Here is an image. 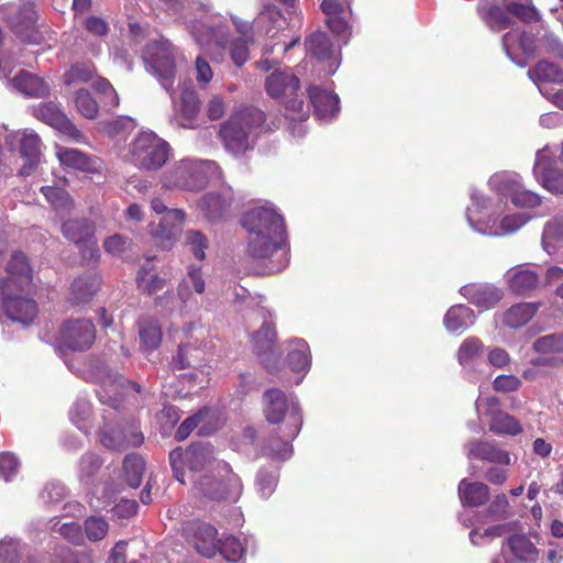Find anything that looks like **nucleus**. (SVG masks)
<instances>
[{
  "mask_svg": "<svg viewBox=\"0 0 563 563\" xmlns=\"http://www.w3.org/2000/svg\"><path fill=\"white\" fill-rule=\"evenodd\" d=\"M150 64L162 87L169 93L175 111L180 115L184 128L192 129L194 121L200 112V100L191 84L181 86L179 98L176 99L174 82L176 64L174 54L167 43L154 42L147 46Z\"/></svg>",
  "mask_w": 563,
  "mask_h": 563,
  "instance_id": "f257e3e1",
  "label": "nucleus"
},
{
  "mask_svg": "<svg viewBox=\"0 0 563 563\" xmlns=\"http://www.w3.org/2000/svg\"><path fill=\"white\" fill-rule=\"evenodd\" d=\"M243 225L250 233L247 254L253 260H268L286 241L284 218L273 209L250 210L243 218Z\"/></svg>",
  "mask_w": 563,
  "mask_h": 563,
  "instance_id": "f03ea898",
  "label": "nucleus"
},
{
  "mask_svg": "<svg viewBox=\"0 0 563 563\" xmlns=\"http://www.w3.org/2000/svg\"><path fill=\"white\" fill-rule=\"evenodd\" d=\"M300 81L297 76L285 71H274L265 82L267 93L276 99H280L287 115L291 121H305L308 119L309 111L305 110V102L298 98Z\"/></svg>",
  "mask_w": 563,
  "mask_h": 563,
  "instance_id": "7ed1b4c3",
  "label": "nucleus"
},
{
  "mask_svg": "<svg viewBox=\"0 0 563 563\" xmlns=\"http://www.w3.org/2000/svg\"><path fill=\"white\" fill-rule=\"evenodd\" d=\"M264 113L260 110L243 111L221 124L219 137L225 150L233 155H243L250 148L251 122L262 123Z\"/></svg>",
  "mask_w": 563,
  "mask_h": 563,
  "instance_id": "20e7f679",
  "label": "nucleus"
},
{
  "mask_svg": "<svg viewBox=\"0 0 563 563\" xmlns=\"http://www.w3.org/2000/svg\"><path fill=\"white\" fill-rule=\"evenodd\" d=\"M169 151L168 143L152 132L140 133L130 145L132 163L146 170L162 168L169 157Z\"/></svg>",
  "mask_w": 563,
  "mask_h": 563,
  "instance_id": "39448f33",
  "label": "nucleus"
},
{
  "mask_svg": "<svg viewBox=\"0 0 563 563\" xmlns=\"http://www.w3.org/2000/svg\"><path fill=\"white\" fill-rule=\"evenodd\" d=\"M0 307L8 319L24 327L33 324L38 316V305L30 289L0 285Z\"/></svg>",
  "mask_w": 563,
  "mask_h": 563,
  "instance_id": "423d86ee",
  "label": "nucleus"
},
{
  "mask_svg": "<svg viewBox=\"0 0 563 563\" xmlns=\"http://www.w3.org/2000/svg\"><path fill=\"white\" fill-rule=\"evenodd\" d=\"M218 168L214 162L181 159L165 175L166 186L188 191H200L208 184V172Z\"/></svg>",
  "mask_w": 563,
  "mask_h": 563,
  "instance_id": "0eeeda50",
  "label": "nucleus"
},
{
  "mask_svg": "<svg viewBox=\"0 0 563 563\" xmlns=\"http://www.w3.org/2000/svg\"><path fill=\"white\" fill-rule=\"evenodd\" d=\"M223 468L225 474L222 477L201 476L196 482V487L209 499L235 503L241 497L243 490L241 478L232 471L228 463L223 464Z\"/></svg>",
  "mask_w": 563,
  "mask_h": 563,
  "instance_id": "6e6552de",
  "label": "nucleus"
},
{
  "mask_svg": "<svg viewBox=\"0 0 563 563\" xmlns=\"http://www.w3.org/2000/svg\"><path fill=\"white\" fill-rule=\"evenodd\" d=\"M95 341V323L86 318L65 320L57 335L58 346L71 352H86L91 349Z\"/></svg>",
  "mask_w": 563,
  "mask_h": 563,
  "instance_id": "1a4fd4ad",
  "label": "nucleus"
},
{
  "mask_svg": "<svg viewBox=\"0 0 563 563\" xmlns=\"http://www.w3.org/2000/svg\"><path fill=\"white\" fill-rule=\"evenodd\" d=\"M212 450L209 445L195 443L186 450L178 446L169 453V464L172 466L175 478L181 483H186V468L190 472L202 471L213 459Z\"/></svg>",
  "mask_w": 563,
  "mask_h": 563,
  "instance_id": "9d476101",
  "label": "nucleus"
},
{
  "mask_svg": "<svg viewBox=\"0 0 563 563\" xmlns=\"http://www.w3.org/2000/svg\"><path fill=\"white\" fill-rule=\"evenodd\" d=\"M183 536L200 555L212 559L218 553V530L212 525L199 520L188 521L183 527Z\"/></svg>",
  "mask_w": 563,
  "mask_h": 563,
  "instance_id": "9b49d317",
  "label": "nucleus"
},
{
  "mask_svg": "<svg viewBox=\"0 0 563 563\" xmlns=\"http://www.w3.org/2000/svg\"><path fill=\"white\" fill-rule=\"evenodd\" d=\"M99 438L101 444L112 451L139 448L144 442V435L135 424L104 427L100 430Z\"/></svg>",
  "mask_w": 563,
  "mask_h": 563,
  "instance_id": "f8f14e48",
  "label": "nucleus"
},
{
  "mask_svg": "<svg viewBox=\"0 0 563 563\" xmlns=\"http://www.w3.org/2000/svg\"><path fill=\"white\" fill-rule=\"evenodd\" d=\"M33 115L73 141L80 142L82 133L54 102H41L33 108Z\"/></svg>",
  "mask_w": 563,
  "mask_h": 563,
  "instance_id": "ddd939ff",
  "label": "nucleus"
},
{
  "mask_svg": "<svg viewBox=\"0 0 563 563\" xmlns=\"http://www.w3.org/2000/svg\"><path fill=\"white\" fill-rule=\"evenodd\" d=\"M63 235L84 251L89 252L90 257L98 253L95 239V224L87 219H73L62 224Z\"/></svg>",
  "mask_w": 563,
  "mask_h": 563,
  "instance_id": "4468645a",
  "label": "nucleus"
},
{
  "mask_svg": "<svg viewBox=\"0 0 563 563\" xmlns=\"http://www.w3.org/2000/svg\"><path fill=\"white\" fill-rule=\"evenodd\" d=\"M7 276L0 279V285L8 287H18L20 289H30L33 284L32 269L29 264L27 257L21 253L15 252L7 265Z\"/></svg>",
  "mask_w": 563,
  "mask_h": 563,
  "instance_id": "2eb2a0df",
  "label": "nucleus"
},
{
  "mask_svg": "<svg viewBox=\"0 0 563 563\" xmlns=\"http://www.w3.org/2000/svg\"><path fill=\"white\" fill-rule=\"evenodd\" d=\"M185 220V212L180 209H170L162 218L159 223L151 230L155 243L163 247L168 249L175 241L178 231Z\"/></svg>",
  "mask_w": 563,
  "mask_h": 563,
  "instance_id": "dca6fc26",
  "label": "nucleus"
},
{
  "mask_svg": "<svg viewBox=\"0 0 563 563\" xmlns=\"http://www.w3.org/2000/svg\"><path fill=\"white\" fill-rule=\"evenodd\" d=\"M509 290L516 295H528L536 290L540 284L539 273L525 264L508 269L506 274Z\"/></svg>",
  "mask_w": 563,
  "mask_h": 563,
  "instance_id": "f3484780",
  "label": "nucleus"
},
{
  "mask_svg": "<svg viewBox=\"0 0 563 563\" xmlns=\"http://www.w3.org/2000/svg\"><path fill=\"white\" fill-rule=\"evenodd\" d=\"M468 456L492 464L509 466L510 452L500 448L494 441L475 440L468 444Z\"/></svg>",
  "mask_w": 563,
  "mask_h": 563,
  "instance_id": "a211bd4d",
  "label": "nucleus"
},
{
  "mask_svg": "<svg viewBox=\"0 0 563 563\" xmlns=\"http://www.w3.org/2000/svg\"><path fill=\"white\" fill-rule=\"evenodd\" d=\"M57 158L62 165L86 173H100L102 168L101 159L96 156H89L76 148L59 147Z\"/></svg>",
  "mask_w": 563,
  "mask_h": 563,
  "instance_id": "6ab92c4d",
  "label": "nucleus"
},
{
  "mask_svg": "<svg viewBox=\"0 0 563 563\" xmlns=\"http://www.w3.org/2000/svg\"><path fill=\"white\" fill-rule=\"evenodd\" d=\"M100 287V278L92 273L76 277L70 284L68 301L73 306L88 303Z\"/></svg>",
  "mask_w": 563,
  "mask_h": 563,
  "instance_id": "aec40b11",
  "label": "nucleus"
},
{
  "mask_svg": "<svg viewBox=\"0 0 563 563\" xmlns=\"http://www.w3.org/2000/svg\"><path fill=\"white\" fill-rule=\"evenodd\" d=\"M140 349L143 353H152L157 350L163 340V331L159 321L152 316H143L137 320Z\"/></svg>",
  "mask_w": 563,
  "mask_h": 563,
  "instance_id": "412c9836",
  "label": "nucleus"
},
{
  "mask_svg": "<svg viewBox=\"0 0 563 563\" xmlns=\"http://www.w3.org/2000/svg\"><path fill=\"white\" fill-rule=\"evenodd\" d=\"M288 410V398L283 390L269 388L263 394V413L269 423H280Z\"/></svg>",
  "mask_w": 563,
  "mask_h": 563,
  "instance_id": "4be33fe9",
  "label": "nucleus"
},
{
  "mask_svg": "<svg viewBox=\"0 0 563 563\" xmlns=\"http://www.w3.org/2000/svg\"><path fill=\"white\" fill-rule=\"evenodd\" d=\"M308 96L318 118H332L339 112L340 100L335 93L319 86H310Z\"/></svg>",
  "mask_w": 563,
  "mask_h": 563,
  "instance_id": "5701e85b",
  "label": "nucleus"
},
{
  "mask_svg": "<svg viewBox=\"0 0 563 563\" xmlns=\"http://www.w3.org/2000/svg\"><path fill=\"white\" fill-rule=\"evenodd\" d=\"M461 294L473 305L490 309L496 306L503 298L500 289L493 286H484L477 284L465 285L461 289Z\"/></svg>",
  "mask_w": 563,
  "mask_h": 563,
  "instance_id": "b1692460",
  "label": "nucleus"
},
{
  "mask_svg": "<svg viewBox=\"0 0 563 563\" xmlns=\"http://www.w3.org/2000/svg\"><path fill=\"white\" fill-rule=\"evenodd\" d=\"M42 142L40 136L34 132H24L20 140V153L26 159L22 166L20 174L29 176L37 166L41 157Z\"/></svg>",
  "mask_w": 563,
  "mask_h": 563,
  "instance_id": "393cba45",
  "label": "nucleus"
},
{
  "mask_svg": "<svg viewBox=\"0 0 563 563\" xmlns=\"http://www.w3.org/2000/svg\"><path fill=\"white\" fill-rule=\"evenodd\" d=\"M37 13L34 3L27 2L7 19L9 27L20 37L29 38V32L34 29Z\"/></svg>",
  "mask_w": 563,
  "mask_h": 563,
  "instance_id": "a878e982",
  "label": "nucleus"
},
{
  "mask_svg": "<svg viewBox=\"0 0 563 563\" xmlns=\"http://www.w3.org/2000/svg\"><path fill=\"white\" fill-rule=\"evenodd\" d=\"M459 497L465 507H479L487 503L490 496L489 487L482 482L462 479L457 487Z\"/></svg>",
  "mask_w": 563,
  "mask_h": 563,
  "instance_id": "bb28decb",
  "label": "nucleus"
},
{
  "mask_svg": "<svg viewBox=\"0 0 563 563\" xmlns=\"http://www.w3.org/2000/svg\"><path fill=\"white\" fill-rule=\"evenodd\" d=\"M539 302H519L508 308L501 317V323L510 329L526 325L538 312Z\"/></svg>",
  "mask_w": 563,
  "mask_h": 563,
  "instance_id": "cd10ccee",
  "label": "nucleus"
},
{
  "mask_svg": "<svg viewBox=\"0 0 563 563\" xmlns=\"http://www.w3.org/2000/svg\"><path fill=\"white\" fill-rule=\"evenodd\" d=\"M507 547L518 562L534 563L539 559V550L523 533H515L507 538Z\"/></svg>",
  "mask_w": 563,
  "mask_h": 563,
  "instance_id": "c85d7f7f",
  "label": "nucleus"
},
{
  "mask_svg": "<svg viewBox=\"0 0 563 563\" xmlns=\"http://www.w3.org/2000/svg\"><path fill=\"white\" fill-rule=\"evenodd\" d=\"M536 177L552 194H563V172L553 167L551 162L539 159L533 168Z\"/></svg>",
  "mask_w": 563,
  "mask_h": 563,
  "instance_id": "c756f323",
  "label": "nucleus"
},
{
  "mask_svg": "<svg viewBox=\"0 0 563 563\" xmlns=\"http://www.w3.org/2000/svg\"><path fill=\"white\" fill-rule=\"evenodd\" d=\"M206 350L200 344H179L177 355L173 358L177 368H199L206 363Z\"/></svg>",
  "mask_w": 563,
  "mask_h": 563,
  "instance_id": "7c9ffc66",
  "label": "nucleus"
},
{
  "mask_svg": "<svg viewBox=\"0 0 563 563\" xmlns=\"http://www.w3.org/2000/svg\"><path fill=\"white\" fill-rule=\"evenodd\" d=\"M12 84L14 88L29 97L43 98L49 92V86L44 79L25 70L19 71Z\"/></svg>",
  "mask_w": 563,
  "mask_h": 563,
  "instance_id": "2f4dec72",
  "label": "nucleus"
},
{
  "mask_svg": "<svg viewBox=\"0 0 563 563\" xmlns=\"http://www.w3.org/2000/svg\"><path fill=\"white\" fill-rule=\"evenodd\" d=\"M276 340L277 332L275 325L272 322L264 321L252 336L254 353L260 357L271 354L274 350Z\"/></svg>",
  "mask_w": 563,
  "mask_h": 563,
  "instance_id": "473e14b6",
  "label": "nucleus"
},
{
  "mask_svg": "<svg viewBox=\"0 0 563 563\" xmlns=\"http://www.w3.org/2000/svg\"><path fill=\"white\" fill-rule=\"evenodd\" d=\"M230 205L228 199L216 192L206 194L198 203L205 217L211 222L221 220L229 211Z\"/></svg>",
  "mask_w": 563,
  "mask_h": 563,
  "instance_id": "72a5a7b5",
  "label": "nucleus"
},
{
  "mask_svg": "<svg viewBox=\"0 0 563 563\" xmlns=\"http://www.w3.org/2000/svg\"><path fill=\"white\" fill-rule=\"evenodd\" d=\"M97 75V68L92 60L76 62L63 75V81L66 86L85 84L91 81Z\"/></svg>",
  "mask_w": 563,
  "mask_h": 563,
  "instance_id": "f704fd0d",
  "label": "nucleus"
},
{
  "mask_svg": "<svg viewBox=\"0 0 563 563\" xmlns=\"http://www.w3.org/2000/svg\"><path fill=\"white\" fill-rule=\"evenodd\" d=\"M473 323V310L465 305L451 307L444 316V325L451 332L467 329Z\"/></svg>",
  "mask_w": 563,
  "mask_h": 563,
  "instance_id": "c9c22d12",
  "label": "nucleus"
},
{
  "mask_svg": "<svg viewBox=\"0 0 563 563\" xmlns=\"http://www.w3.org/2000/svg\"><path fill=\"white\" fill-rule=\"evenodd\" d=\"M489 430L498 435H517L522 432L520 422L511 415L498 410L492 413Z\"/></svg>",
  "mask_w": 563,
  "mask_h": 563,
  "instance_id": "e433bc0d",
  "label": "nucleus"
},
{
  "mask_svg": "<svg viewBox=\"0 0 563 563\" xmlns=\"http://www.w3.org/2000/svg\"><path fill=\"white\" fill-rule=\"evenodd\" d=\"M145 471V461L139 453L128 454L123 460V474L126 484L137 488Z\"/></svg>",
  "mask_w": 563,
  "mask_h": 563,
  "instance_id": "4c0bfd02",
  "label": "nucleus"
},
{
  "mask_svg": "<svg viewBox=\"0 0 563 563\" xmlns=\"http://www.w3.org/2000/svg\"><path fill=\"white\" fill-rule=\"evenodd\" d=\"M506 189L511 203L518 208H533L541 203V198L537 194L525 189L516 181L506 183Z\"/></svg>",
  "mask_w": 563,
  "mask_h": 563,
  "instance_id": "58836bf2",
  "label": "nucleus"
},
{
  "mask_svg": "<svg viewBox=\"0 0 563 563\" xmlns=\"http://www.w3.org/2000/svg\"><path fill=\"white\" fill-rule=\"evenodd\" d=\"M307 52L319 60L329 59L332 55V43L328 35L317 31L305 41Z\"/></svg>",
  "mask_w": 563,
  "mask_h": 563,
  "instance_id": "ea45409f",
  "label": "nucleus"
},
{
  "mask_svg": "<svg viewBox=\"0 0 563 563\" xmlns=\"http://www.w3.org/2000/svg\"><path fill=\"white\" fill-rule=\"evenodd\" d=\"M291 349L287 355V363L294 372H302L309 367V346L300 339L290 341Z\"/></svg>",
  "mask_w": 563,
  "mask_h": 563,
  "instance_id": "a19ab883",
  "label": "nucleus"
},
{
  "mask_svg": "<svg viewBox=\"0 0 563 563\" xmlns=\"http://www.w3.org/2000/svg\"><path fill=\"white\" fill-rule=\"evenodd\" d=\"M507 1L504 0L501 4H493L487 9L484 19L492 30L499 31L514 25V20L507 9Z\"/></svg>",
  "mask_w": 563,
  "mask_h": 563,
  "instance_id": "79ce46f5",
  "label": "nucleus"
},
{
  "mask_svg": "<svg viewBox=\"0 0 563 563\" xmlns=\"http://www.w3.org/2000/svg\"><path fill=\"white\" fill-rule=\"evenodd\" d=\"M41 191L52 207L58 212H69L74 208V201L64 188L43 186Z\"/></svg>",
  "mask_w": 563,
  "mask_h": 563,
  "instance_id": "37998d69",
  "label": "nucleus"
},
{
  "mask_svg": "<svg viewBox=\"0 0 563 563\" xmlns=\"http://www.w3.org/2000/svg\"><path fill=\"white\" fill-rule=\"evenodd\" d=\"M530 76L538 81L543 82H562L563 81V71L561 68L548 60H540L538 64L529 71Z\"/></svg>",
  "mask_w": 563,
  "mask_h": 563,
  "instance_id": "c03bdc74",
  "label": "nucleus"
},
{
  "mask_svg": "<svg viewBox=\"0 0 563 563\" xmlns=\"http://www.w3.org/2000/svg\"><path fill=\"white\" fill-rule=\"evenodd\" d=\"M77 111L87 119H96L99 113V104L87 89H78L74 96Z\"/></svg>",
  "mask_w": 563,
  "mask_h": 563,
  "instance_id": "a18cd8bd",
  "label": "nucleus"
},
{
  "mask_svg": "<svg viewBox=\"0 0 563 563\" xmlns=\"http://www.w3.org/2000/svg\"><path fill=\"white\" fill-rule=\"evenodd\" d=\"M136 283L144 294L152 296L165 287L166 279L157 274H151L145 266H142L137 272Z\"/></svg>",
  "mask_w": 563,
  "mask_h": 563,
  "instance_id": "49530a36",
  "label": "nucleus"
},
{
  "mask_svg": "<svg viewBox=\"0 0 563 563\" xmlns=\"http://www.w3.org/2000/svg\"><path fill=\"white\" fill-rule=\"evenodd\" d=\"M507 9L510 16H515L523 23H532L540 21V14L537 8L529 2H518L514 0L507 1Z\"/></svg>",
  "mask_w": 563,
  "mask_h": 563,
  "instance_id": "de8ad7c7",
  "label": "nucleus"
},
{
  "mask_svg": "<svg viewBox=\"0 0 563 563\" xmlns=\"http://www.w3.org/2000/svg\"><path fill=\"white\" fill-rule=\"evenodd\" d=\"M533 350L539 354L563 353V334L543 335L533 342Z\"/></svg>",
  "mask_w": 563,
  "mask_h": 563,
  "instance_id": "09e8293b",
  "label": "nucleus"
},
{
  "mask_svg": "<svg viewBox=\"0 0 563 563\" xmlns=\"http://www.w3.org/2000/svg\"><path fill=\"white\" fill-rule=\"evenodd\" d=\"M84 528L88 540L98 542L106 538L109 525L103 517L90 516L85 520Z\"/></svg>",
  "mask_w": 563,
  "mask_h": 563,
  "instance_id": "8fccbe9b",
  "label": "nucleus"
},
{
  "mask_svg": "<svg viewBox=\"0 0 563 563\" xmlns=\"http://www.w3.org/2000/svg\"><path fill=\"white\" fill-rule=\"evenodd\" d=\"M218 552L227 561L238 562L244 554V548L238 538L229 536L222 540L219 539Z\"/></svg>",
  "mask_w": 563,
  "mask_h": 563,
  "instance_id": "3c124183",
  "label": "nucleus"
},
{
  "mask_svg": "<svg viewBox=\"0 0 563 563\" xmlns=\"http://www.w3.org/2000/svg\"><path fill=\"white\" fill-rule=\"evenodd\" d=\"M93 89L101 96L103 106L109 110L119 106V96L108 79L98 77L93 82Z\"/></svg>",
  "mask_w": 563,
  "mask_h": 563,
  "instance_id": "603ef678",
  "label": "nucleus"
},
{
  "mask_svg": "<svg viewBox=\"0 0 563 563\" xmlns=\"http://www.w3.org/2000/svg\"><path fill=\"white\" fill-rule=\"evenodd\" d=\"M484 350L482 341L477 338L466 339L459 349V361L461 364H467L478 358Z\"/></svg>",
  "mask_w": 563,
  "mask_h": 563,
  "instance_id": "864d4df0",
  "label": "nucleus"
},
{
  "mask_svg": "<svg viewBox=\"0 0 563 563\" xmlns=\"http://www.w3.org/2000/svg\"><path fill=\"white\" fill-rule=\"evenodd\" d=\"M186 245L189 247L194 256L202 261L205 258V251L208 247L207 236L197 230H188L185 234Z\"/></svg>",
  "mask_w": 563,
  "mask_h": 563,
  "instance_id": "5fc2aeb1",
  "label": "nucleus"
},
{
  "mask_svg": "<svg viewBox=\"0 0 563 563\" xmlns=\"http://www.w3.org/2000/svg\"><path fill=\"white\" fill-rule=\"evenodd\" d=\"M302 426V418L300 415V409L297 405H292L290 408L288 423L286 426L287 431L284 433V450L287 451L289 448V442L294 440L300 432Z\"/></svg>",
  "mask_w": 563,
  "mask_h": 563,
  "instance_id": "6e6d98bb",
  "label": "nucleus"
},
{
  "mask_svg": "<svg viewBox=\"0 0 563 563\" xmlns=\"http://www.w3.org/2000/svg\"><path fill=\"white\" fill-rule=\"evenodd\" d=\"M253 37L236 38L231 43L230 56L236 67H242L250 57L249 44L253 43Z\"/></svg>",
  "mask_w": 563,
  "mask_h": 563,
  "instance_id": "4d7b16f0",
  "label": "nucleus"
},
{
  "mask_svg": "<svg viewBox=\"0 0 563 563\" xmlns=\"http://www.w3.org/2000/svg\"><path fill=\"white\" fill-rule=\"evenodd\" d=\"M509 500L505 494H499L486 508V515L494 520H501L508 517Z\"/></svg>",
  "mask_w": 563,
  "mask_h": 563,
  "instance_id": "13d9d810",
  "label": "nucleus"
},
{
  "mask_svg": "<svg viewBox=\"0 0 563 563\" xmlns=\"http://www.w3.org/2000/svg\"><path fill=\"white\" fill-rule=\"evenodd\" d=\"M131 244L132 241L130 239L120 234H114L104 241L103 247L109 254L113 256H121L126 250L130 249Z\"/></svg>",
  "mask_w": 563,
  "mask_h": 563,
  "instance_id": "bf43d9fd",
  "label": "nucleus"
},
{
  "mask_svg": "<svg viewBox=\"0 0 563 563\" xmlns=\"http://www.w3.org/2000/svg\"><path fill=\"white\" fill-rule=\"evenodd\" d=\"M19 461L15 455L11 453L0 454V478L9 481L18 473Z\"/></svg>",
  "mask_w": 563,
  "mask_h": 563,
  "instance_id": "052dcab7",
  "label": "nucleus"
},
{
  "mask_svg": "<svg viewBox=\"0 0 563 563\" xmlns=\"http://www.w3.org/2000/svg\"><path fill=\"white\" fill-rule=\"evenodd\" d=\"M79 464L80 470L85 475L92 476L100 470L103 461L98 454L93 452H87L81 456Z\"/></svg>",
  "mask_w": 563,
  "mask_h": 563,
  "instance_id": "680f3d73",
  "label": "nucleus"
},
{
  "mask_svg": "<svg viewBox=\"0 0 563 563\" xmlns=\"http://www.w3.org/2000/svg\"><path fill=\"white\" fill-rule=\"evenodd\" d=\"M325 24L331 30V32L338 36L345 38L350 35V25L347 22L346 13L327 18Z\"/></svg>",
  "mask_w": 563,
  "mask_h": 563,
  "instance_id": "e2e57ef3",
  "label": "nucleus"
},
{
  "mask_svg": "<svg viewBox=\"0 0 563 563\" xmlns=\"http://www.w3.org/2000/svg\"><path fill=\"white\" fill-rule=\"evenodd\" d=\"M509 471L505 465L494 464L489 466L484 474V478L493 485L501 486L507 482Z\"/></svg>",
  "mask_w": 563,
  "mask_h": 563,
  "instance_id": "0e129e2a",
  "label": "nucleus"
},
{
  "mask_svg": "<svg viewBox=\"0 0 563 563\" xmlns=\"http://www.w3.org/2000/svg\"><path fill=\"white\" fill-rule=\"evenodd\" d=\"M520 386L521 382L515 375H499L493 382L494 389L500 393L515 391Z\"/></svg>",
  "mask_w": 563,
  "mask_h": 563,
  "instance_id": "69168bd1",
  "label": "nucleus"
},
{
  "mask_svg": "<svg viewBox=\"0 0 563 563\" xmlns=\"http://www.w3.org/2000/svg\"><path fill=\"white\" fill-rule=\"evenodd\" d=\"M85 554H78L67 547H57L54 550V563H82Z\"/></svg>",
  "mask_w": 563,
  "mask_h": 563,
  "instance_id": "338daca9",
  "label": "nucleus"
},
{
  "mask_svg": "<svg viewBox=\"0 0 563 563\" xmlns=\"http://www.w3.org/2000/svg\"><path fill=\"white\" fill-rule=\"evenodd\" d=\"M201 421V413L198 412L185 419L181 424L178 427L175 439L177 441H183L189 437V434L198 427V423Z\"/></svg>",
  "mask_w": 563,
  "mask_h": 563,
  "instance_id": "774afa93",
  "label": "nucleus"
}]
</instances>
